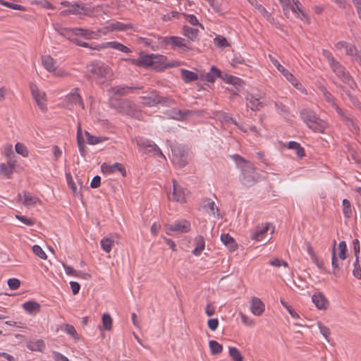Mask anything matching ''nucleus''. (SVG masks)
Wrapping results in <instances>:
<instances>
[{
  "label": "nucleus",
  "instance_id": "18",
  "mask_svg": "<svg viewBox=\"0 0 361 361\" xmlns=\"http://www.w3.org/2000/svg\"><path fill=\"white\" fill-rule=\"evenodd\" d=\"M107 29L110 31H127L128 30H133V31L137 30V29L131 23L125 24L119 21L111 23L108 25Z\"/></svg>",
  "mask_w": 361,
  "mask_h": 361
},
{
  "label": "nucleus",
  "instance_id": "38",
  "mask_svg": "<svg viewBox=\"0 0 361 361\" xmlns=\"http://www.w3.org/2000/svg\"><path fill=\"white\" fill-rule=\"evenodd\" d=\"M120 111L123 114H132L133 112V109L132 107V104L129 100H123L120 103Z\"/></svg>",
  "mask_w": 361,
  "mask_h": 361
},
{
  "label": "nucleus",
  "instance_id": "16",
  "mask_svg": "<svg viewBox=\"0 0 361 361\" xmlns=\"http://www.w3.org/2000/svg\"><path fill=\"white\" fill-rule=\"evenodd\" d=\"M136 142L138 146L146 148L149 152H154L155 154L165 159V156L155 143L142 139L137 140Z\"/></svg>",
  "mask_w": 361,
  "mask_h": 361
},
{
  "label": "nucleus",
  "instance_id": "59",
  "mask_svg": "<svg viewBox=\"0 0 361 361\" xmlns=\"http://www.w3.org/2000/svg\"><path fill=\"white\" fill-rule=\"evenodd\" d=\"M269 264L271 266H274L276 267H280L281 266H283L285 267H288V264L286 261H284L283 259H280L279 258H275L274 259L270 260Z\"/></svg>",
  "mask_w": 361,
  "mask_h": 361
},
{
  "label": "nucleus",
  "instance_id": "26",
  "mask_svg": "<svg viewBox=\"0 0 361 361\" xmlns=\"http://www.w3.org/2000/svg\"><path fill=\"white\" fill-rule=\"evenodd\" d=\"M195 247L192 251V254L195 256H199L205 247L204 238L202 235H198L195 238Z\"/></svg>",
  "mask_w": 361,
  "mask_h": 361
},
{
  "label": "nucleus",
  "instance_id": "64",
  "mask_svg": "<svg viewBox=\"0 0 361 361\" xmlns=\"http://www.w3.org/2000/svg\"><path fill=\"white\" fill-rule=\"evenodd\" d=\"M8 285L11 290H16L20 285V281L16 278L10 279L8 281Z\"/></svg>",
  "mask_w": 361,
  "mask_h": 361
},
{
  "label": "nucleus",
  "instance_id": "25",
  "mask_svg": "<svg viewBox=\"0 0 361 361\" xmlns=\"http://www.w3.org/2000/svg\"><path fill=\"white\" fill-rule=\"evenodd\" d=\"M164 42L166 44H171L175 47H178L180 48L187 47L186 44L185 43V39L176 36H171L165 37L164 39Z\"/></svg>",
  "mask_w": 361,
  "mask_h": 361
},
{
  "label": "nucleus",
  "instance_id": "48",
  "mask_svg": "<svg viewBox=\"0 0 361 361\" xmlns=\"http://www.w3.org/2000/svg\"><path fill=\"white\" fill-rule=\"evenodd\" d=\"M15 149H16V153L22 155L24 157H27L28 156V154H29L28 149L25 146V145L23 143H20V142L16 143V145L15 146Z\"/></svg>",
  "mask_w": 361,
  "mask_h": 361
},
{
  "label": "nucleus",
  "instance_id": "30",
  "mask_svg": "<svg viewBox=\"0 0 361 361\" xmlns=\"http://www.w3.org/2000/svg\"><path fill=\"white\" fill-rule=\"evenodd\" d=\"M66 180L68 183V185L71 189L73 195L75 196L79 197L80 199L82 198V195L80 192L82 185L80 186V188H78L75 183L73 180V178L70 174H66ZM80 185H82L81 182H79Z\"/></svg>",
  "mask_w": 361,
  "mask_h": 361
},
{
  "label": "nucleus",
  "instance_id": "47",
  "mask_svg": "<svg viewBox=\"0 0 361 361\" xmlns=\"http://www.w3.org/2000/svg\"><path fill=\"white\" fill-rule=\"evenodd\" d=\"M112 319L111 316L106 313L102 316V324L104 329L107 331H110L112 329Z\"/></svg>",
  "mask_w": 361,
  "mask_h": 361
},
{
  "label": "nucleus",
  "instance_id": "27",
  "mask_svg": "<svg viewBox=\"0 0 361 361\" xmlns=\"http://www.w3.org/2000/svg\"><path fill=\"white\" fill-rule=\"evenodd\" d=\"M77 144L78 147L80 151V153L82 156L85 157L86 150H85V142L82 137V128L80 123L78 126L77 129Z\"/></svg>",
  "mask_w": 361,
  "mask_h": 361
},
{
  "label": "nucleus",
  "instance_id": "53",
  "mask_svg": "<svg viewBox=\"0 0 361 361\" xmlns=\"http://www.w3.org/2000/svg\"><path fill=\"white\" fill-rule=\"evenodd\" d=\"M258 11L262 16H264L268 21H269L271 24H274V19L271 17V15L269 12H268L264 7L262 6H258Z\"/></svg>",
  "mask_w": 361,
  "mask_h": 361
},
{
  "label": "nucleus",
  "instance_id": "34",
  "mask_svg": "<svg viewBox=\"0 0 361 361\" xmlns=\"http://www.w3.org/2000/svg\"><path fill=\"white\" fill-rule=\"evenodd\" d=\"M203 209L211 216L219 217V208L216 206L214 202L209 201L203 206Z\"/></svg>",
  "mask_w": 361,
  "mask_h": 361
},
{
  "label": "nucleus",
  "instance_id": "21",
  "mask_svg": "<svg viewBox=\"0 0 361 361\" xmlns=\"http://www.w3.org/2000/svg\"><path fill=\"white\" fill-rule=\"evenodd\" d=\"M67 99L72 104H78L82 109H85V105L81 98V96L78 93V88H74L71 92L66 96Z\"/></svg>",
  "mask_w": 361,
  "mask_h": 361
},
{
  "label": "nucleus",
  "instance_id": "4",
  "mask_svg": "<svg viewBox=\"0 0 361 361\" xmlns=\"http://www.w3.org/2000/svg\"><path fill=\"white\" fill-rule=\"evenodd\" d=\"M89 71L96 76L97 80L104 82L106 80H111L112 77V71L109 66L101 63H95L88 66Z\"/></svg>",
  "mask_w": 361,
  "mask_h": 361
},
{
  "label": "nucleus",
  "instance_id": "17",
  "mask_svg": "<svg viewBox=\"0 0 361 361\" xmlns=\"http://www.w3.org/2000/svg\"><path fill=\"white\" fill-rule=\"evenodd\" d=\"M250 309L253 314L260 316L265 310V305L261 299L253 297L251 300Z\"/></svg>",
  "mask_w": 361,
  "mask_h": 361
},
{
  "label": "nucleus",
  "instance_id": "43",
  "mask_svg": "<svg viewBox=\"0 0 361 361\" xmlns=\"http://www.w3.org/2000/svg\"><path fill=\"white\" fill-rule=\"evenodd\" d=\"M229 356L233 361H243V357L240 352L235 347H230L228 350Z\"/></svg>",
  "mask_w": 361,
  "mask_h": 361
},
{
  "label": "nucleus",
  "instance_id": "22",
  "mask_svg": "<svg viewBox=\"0 0 361 361\" xmlns=\"http://www.w3.org/2000/svg\"><path fill=\"white\" fill-rule=\"evenodd\" d=\"M42 63L44 68L50 73H53L56 70V62L49 55L42 56Z\"/></svg>",
  "mask_w": 361,
  "mask_h": 361
},
{
  "label": "nucleus",
  "instance_id": "12",
  "mask_svg": "<svg viewBox=\"0 0 361 361\" xmlns=\"http://www.w3.org/2000/svg\"><path fill=\"white\" fill-rule=\"evenodd\" d=\"M101 170L104 173H114L118 171L123 177H126L127 174L125 167L120 163H114V164L104 163L101 166Z\"/></svg>",
  "mask_w": 361,
  "mask_h": 361
},
{
  "label": "nucleus",
  "instance_id": "50",
  "mask_svg": "<svg viewBox=\"0 0 361 361\" xmlns=\"http://www.w3.org/2000/svg\"><path fill=\"white\" fill-rule=\"evenodd\" d=\"M59 32L60 35H61L63 37H66L70 41H71V39H73L74 38L73 37L75 36V35H74V28L73 29H71V28H61L60 30H59Z\"/></svg>",
  "mask_w": 361,
  "mask_h": 361
},
{
  "label": "nucleus",
  "instance_id": "63",
  "mask_svg": "<svg viewBox=\"0 0 361 361\" xmlns=\"http://www.w3.org/2000/svg\"><path fill=\"white\" fill-rule=\"evenodd\" d=\"M350 56L353 58V61L358 63L361 66V50H358L356 47H355V51H352V54H350Z\"/></svg>",
  "mask_w": 361,
  "mask_h": 361
},
{
  "label": "nucleus",
  "instance_id": "52",
  "mask_svg": "<svg viewBox=\"0 0 361 361\" xmlns=\"http://www.w3.org/2000/svg\"><path fill=\"white\" fill-rule=\"evenodd\" d=\"M44 348V343L43 341L38 340L35 342L31 343L28 345V348L31 350H39L42 351Z\"/></svg>",
  "mask_w": 361,
  "mask_h": 361
},
{
  "label": "nucleus",
  "instance_id": "32",
  "mask_svg": "<svg viewBox=\"0 0 361 361\" xmlns=\"http://www.w3.org/2000/svg\"><path fill=\"white\" fill-rule=\"evenodd\" d=\"M175 114L176 116V118L179 119V120H183L190 116H193V115L200 116L201 112L199 111H192V110H184V111L178 110L177 111H175Z\"/></svg>",
  "mask_w": 361,
  "mask_h": 361
},
{
  "label": "nucleus",
  "instance_id": "8",
  "mask_svg": "<svg viewBox=\"0 0 361 361\" xmlns=\"http://www.w3.org/2000/svg\"><path fill=\"white\" fill-rule=\"evenodd\" d=\"M30 88L32 93V95L33 97V99H35L37 105L40 109V110L43 112L47 111V95L44 91L40 90L37 85L35 83L31 82L30 84Z\"/></svg>",
  "mask_w": 361,
  "mask_h": 361
},
{
  "label": "nucleus",
  "instance_id": "19",
  "mask_svg": "<svg viewBox=\"0 0 361 361\" xmlns=\"http://www.w3.org/2000/svg\"><path fill=\"white\" fill-rule=\"evenodd\" d=\"M269 224H261L256 226L251 238L257 241H261L264 238V235L269 231Z\"/></svg>",
  "mask_w": 361,
  "mask_h": 361
},
{
  "label": "nucleus",
  "instance_id": "54",
  "mask_svg": "<svg viewBox=\"0 0 361 361\" xmlns=\"http://www.w3.org/2000/svg\"><path fill=\"white\" fill-rule=\"evenodd\" d=\"M275 106L278 111V112L283 116H286L288 114V107L282 104L280 102H275Z\"/></svg>",
  "mask_w": 361,
  "mask_h": 361
},
{
  "label": "nucleus",
  "instance_id": "35",
  "mask_svg": "<svg viewBox=\"0 0 361 361\" xmlns=\"http://www.w3.org/2000/svg\"><path fill=\"white\" fill-rule=\"evenodd\" d=\"M355 46L354 44H348L344 41L338 42L335 44V47L338 50H341L344 49L345 50V54L348 56H350V54H352V51H355Z\"/></svg>",
  "mask_w": 361,
  "mask_h": 361
},
{
  "label": "nucleus",
  "instance_id": "3",
  "mask_svg": "<svg viewBox=\"0 0 361 361\" xmlns=\"http://www.w3.org/2000/svg\"><path fill=\"white\" fill-rule=\"evenodd\" d=\"M283 6L285 16L288 18H292L293 16L303 21L308 20L307 15L300 9L297 3H290L289 0H279Z\"/></svg>",
  "mask_w": 361,
  "mask_h": 361
},
{
  "label": "nucleus",
  "instance_id": "61",
  "mask_svg": "<svg viewBox=\"0 0 361 361\" xmlns=\"http://www.w3.org/2000/svg\"><path fill=\"white\" fill-rule=\"evenodd\" d=\"M322 55L328 60L330 66L338 61L331 54V53L326 49L322 50Z\"/></svg>",
  "mask_w": 361,
  "mask_h": 361
},
{
  "label": "nucleus",
  "instance_id": "10",
  "mask_svg": "<svg viewBox=\"0 0 361 361\" xmlns=\"http://www.w3.org/2000/svg\"><path fill=\"white\" fill-rule=\"evenodd\" d=\"M63 6L68 7V9L63 10L61 12V16H66L68 15H79L85 11V7L83 4L74 3L72 4L68 1L61 2Z\"/></svg>",
  "mask_w": 361,
  "mask_h": 361
},
{
  "label": "nucleus",
  "instance_id": "28",
  "mask_svg": "<svg viewBox=\"0 0 361 361\" xmlns=\"http://www.w3.org/2000/svg\"><path fill=\"white\" fill-rule=\"evenodd\" d=\"M103 47L112 48L123 53H128L130 51L128 47L116 41L106 42L105 44H104Z\"/></svg>",
  "mask_w": 361,
  "mask_h": 361
},
{
  "label": "nucleus",
  "instance_id": "57",
  "mask_svg": "<svg viewBox=\"0 0 361 361\" xmlns=\"http://www.w3.org/2000/svg\"><path fill=\"white\" fill-rule=\"evenodd\" d=\"M0 4L5 6L8 8L14 9V10L25 11L24 6L19 5V4H16L10 3L8 1H5L4 0H0Z\"/></svg>",
  "mask_w": 361,
  "mask_h": 361
},
{
  "label": "nucleus",
  "instance_id": "11",
  "mask_svg": "<svg viewBox=\"0 0 361 361\" xmlns=\"http://www.w3.org/2000/svg\"><path fill=\"white\" fill-rule=\"evenodd\" d=\"M173 159L174 164L179 167H184L187 164V154L185 149L180 147L172 148Z\"/></svg>",
  "mask_w": 361,
  "mask_h": 361
},
{
  "label": "nucleus",
  "instance_id": "44",
  "mask_svg": "<svg viewBox=\"0 0 361 361\" xmlns=\"http://www.w3.org/2000/svg\"><path fill=\"white\" fill-rule=\"evenodd\" d=\"M94 32L89 30H85L82 28H74L75 36H82L86 39L93 38Z\"/></svg>",
  "mask_w": 361,
  "mask_h": 361
},
{
  "label": "nucleus",
  "instance_id": "49",
  "mask_svg": "<svg viewBox=\"0 0 361 361\" xmlns=\"http://www.w3.org/2000/svg\"><path fill=\"white\" fill-rule=\"evenodd\" d=\"M13 169L7 164L2 163L0 164V174H3L7 177H10L13 173Z\"/></svg>",
  "mask_w": 361,
  "mask_h": 361
},
{
  "label": "nucleus",
  "instance_id": "1",
  "mask_svg": "<svg viewBox=\"0 0 361 361\" xmlns=\"http://www.w3.org/2000/svg\"><path fill=\"white\" fill-rule=\"evenodd\" d=\"M233 157L241 169V183L247 187L255 185L258 181L259 176L255 172V167L253 164L245 160L244 158L238 154L233 155Z\"/></svg>",
  "mask_w": 361,
  "mask_h": 361
},
{
  "label": "nucleus",
  "instance_id": "60",
  "mask_svg": "<svg viewBox=\"0 0 361 361\" xmlns=\"http://www.w3.org/2000/svg\"><path fill=\"white\" fill-rule=\"evenodd\" d=\"M63 267L65 269V271L66 273V274L68 275H71V276H75V277H79L80 275V272L75 271L73 267H71V266H68L66 264H63Z\"/></svg>",
  "mask_w": 361,
  "mask_h": 361
},
{
  "label": "nucleus",
  "instance_id": "14",
  "mask_svg": "<svg viewBox=\"0 0 361 361\" xmlns=\"http://www.w3.org/2000/svg\"><path fill=\"white\" fill-rule=\"evenodd\" d=\"M18 200L22 201L23 205L27 207H33L37 202H41L39 199L35 195H32L30 192L24 191L23 195L19 193L18 195Z\"/></svg>",
  "mask_w": 361,
  "mask_h": 361
},
{
  "label": "nucleus",
  "instance_id": "31",
  "mask_svg": "<svg viewBox=\"0 0 361 361\" xmlns=\"http://www.w3.org/2000/svg\"><path fill=\"white\" fill-rule=\"evenodd\" d=\"M24 310L30 314L39 312L40 305L35 301H27L23 304Z\"/></svg>",
  "mask_w": 361,
  "mask_h": 361
},
{
  "label": "nucleus",
  "instance_id": "37",
  "mask_svg": "<svg viewBox=\"0 0 361 361\" xmlns=\"http://www.w3.org/2000/svg\"><path fill=\"white\" fill-rule=\"evenodd\" d=\"M100 244L102 250L104 252L109 253L111 252L112 247L114 245V240L111 238H104L102 239Z\"/></svg>",
  "mask_w": 361,
  "mask_h": 361
},
{
  "label": "nucleus",
  "instance_id": "13",
  "mask_svg": "<svg viewBox=\"0 0 361 361\" xmlns=\"http://www.w3.org/2000/svg\"><path fill=\"white\" fill-rule=\"evenodd\" d=\"M173 191L171 196L169 197V199L178 202H184L185 200V190L179 185L175 179L173 180Z\"/></svg>",
  "mask_w": 361,
  "mask_h": 361
},
{
  "label": "nucleus",
  "instance_id": "7",
  "mask_svg": "<svg viewBox=\"0 0 361 361\" xmlns=\"http://www.w3.org/2000/svg\"><path fill=\"white\" fill-rule=\"evenodd\" d=\"M191 229V224L186 219L176 221L173 224H166L164 231L167 235H172V232L178 233H188Z\"/></svg>",
  "mask_w": 361,
  "mask_h": 361
},
{
  "label": "nucleus",
  "instance_id": "15",
  "mask_svg": "<svg viewBox=\"0 0 361 361\" xmlns=\"http://www.w3.org/2000/svg\"><path fill=\"white\" fill-rule=\"evenodd\" d=\"M142 87L139 86H116L109 89V92L114 94L121 96H126L128 94L133 93L134 90H141Z\"/></svg>",
  "mask_w": 361,
  "mask_h": 361
},
{
  "label": "nucleus",
  "instance_id": "6",
  "mask_svg": "<svg viewBox=\"0 0 361 361\" xmlns=\"http://www.w3.org/2000/svg\"><path fill=\"white\" fill-rule=\"evenodd\" d=\"M165 60L166 57L163 55H143L140 56L137 64L147 66H152L156 69H161L167 67V66L163 65Z\"/></svg>",
  "mask_w": 361,
  "mask_h": 361
},
{
  "label": "nucleus",
  "instance_id": "45",
  "mask_svg": "<svg viewBox=\"0 0 361 361\" xmlns=\"http://www.w3.org/2000/svg\"><path fill=\"white\" fill-rule=\"evenodd\" d=\"M247 99H249L247 106L253 111L259 110L260 108L263 106L262 104L259 102L258 98H255L251 96L250 99L247 98Z\"/></svg>",
  "mask_w": 361,
  "mask_h": 361
},
{
  "label": "nucleus",
  "instance_id": "33",
  "mask_svg": "<svg viewBox=\"0 0 361 361\" xmlns=\"http://www.w3.org/2000/svg\"><path fill=\"white\" fill-rule=\"evenodd\" d=\"M198 32L199 31L197 29L189 27L188 25H185L183 27V35L192 41L197 39Z\"/></svg>",
  "mask_w": 361,
  "mask_h": 361
},
{
  "label": "nucleus",
  "instance_id": "56",
  "mask_svg": "<svg viewBox=\"0 0 361 361\" xmlns=\"http://www.w3.org/2000/svg\"><path fill=\"white\" fill-rule=\"evenodd\" d=\"M338 257L341 259H345L346 258V251H347V246L345 241H341L338 244Z\"/></svg>",
  "mask_w": 361,
  "mask_h": 361
},
{
  "label": "nucleus",
  "instance_id": "5",
  "mask_svg": "<svg viewBox=\"0 0 361 361\" xmlns=\"http://www.w3.org/2000/svg\"><path fill=\"white\" fill-rule=\"evenodd\" d=\"M331 69L336 73L337 77L341 81L346 84L349 87L354 89L356 87V83L350 76L349 72L338 61H336L331 66Z\"/></svg>",
  "mask_w": 361,
  "mask_h": 361
},
{
  "label": "nucleus",
  "instance_id": "23",
  "mask_svg": "<svg viewBox=\"0 0 361 361\" xmlns=\"http://www.w3.org/2000/svg\"><path fill=\"white\" fill-rule=\"evenodd\" d=\"M221 240L231 252L235 251L238 248V245L234 238L228 233H223L221 235Z\"/></svg>",
  "mask_w": 361,
  "mask_h": 361
},
{
  "label": "nucleus",
  "instance_id": "51",
  "mask_svg": "<svg viewBox=\"0 0 361 361\" xmlns=\"http://www.w3.org/2000/svg\"><path fill=\"white\" fill-rule=\"evenodd\" d=\"M214 42L215 45L220 48H225L229 46V43L227 42V39L221 36H218L214 39Z\"/></svg>",
  "mask_w": 361,
  "mask_h": 361
},
{
  "label": "nucleus",
  "instance_id": "39",
  "mask_svg": "<svg viewBox=\"0 0 361 361\" xmlns=\"http://www.w3.org/2000/svg\"><path fill=\"white\" fill-rule=\"evenodd\" d=\"M61 329L72 336L75 340H79V336L73 325L64 324L61 326Z\"/></svg>",
  "mask_w": 361,
  "mask_h": 361
},
{
  "label": "nucleus",
  "instance_id": "41",
  "mask_svg": "<svg viewBox=\"0 0 361 361\" xmlns=\"http://www.w3.org/2000/svg\"><path fill=\"white\" fill-rule=\"evenodd\" d=\"M209 346L212 355L220 354L223 350L222 345L214 340H212L209 342Z\"/></svg>",
  "mask_w": 361,
  "mask_h": 361
},
{
  "label": "nucleus",
  "instance_id": "36",
  "mask_svg": "<svg viewBox=\"0 0 361 361\" xmlns=\"http://www.w3.org/2000/svg\"><path fill=\"white\" fill-rule=\"evenodd\" d=\"M323 96L327 102L335 107V109L340 115H343L342 110L336 104L333 95L326 89L323 91Z\"/></svg>",
  "mask_w": 361,
  "mask_h": 361
},
{
  "label": "nucleus",
  "instance_id": "55",
  "mask_svg": "<svg viewBox=\"0 0 361 361\" xmlns=\"http://www.w3.org/2000/svg\"><path fill=\"white\" fill-rule=\"evenodd\" d=\"M32 252L42 259H47V256L42 247L37 245H35L32 248Z\"/></svg>",
  "mask_w": 361,
  "mask_h": 361
},
{
  "label": "nucleus",
  "instance_id": "46",
  "mask_svg": "<svg viewBox=\"0 0 361 361\" xmlns=\"http://www.w3.org/2000/svg\"><path fill=\"white\" fill-rule=\"evenodd\" d=\"M343 203V215L345 218L349 219L352 216V209L350 202L347 200L344 199L342 202Z\"/></svg>",
  "mask_w": 361,
  "mask_h": 361
},
{
  "label": "nucleus",
  "instance_id": "42",
  "mask_svg": "<svg viewBox=\"0 0 361 361\" xmlns=\"http://www.w3.org/2000/svg\"><path fill=\"white\" fill-rule=\"evenodd\" d=\"M85 135L87 137V143L90 145H97L102 142L104 140H106L107 137H97L90 134L89 132L85 131Z\"/></svg>",
  "mask_w": 361,
  "mask_h": 361
},
{
  "label": "nucleus",
  "instance_id": "62",
  "mask_svg": "<svg viewBox=\"0 0 361 361\" xmlns=\"http://www.w3.org/2000/svg\"><path fill=\"white\" fill-rule=\"evenodd\" d=\"M281 303L288 310V312L292 316V317L295 319L299 317L298 314L290 305H288L286 302H285L283 300H281Z\"/></svg>",
  "mask_w": 361,
  "mask_h": 361
},
{
  "label": "nucleus",
  "instance_id": "20",
  "mask_svg": "<svg viewBox=\"0 0 361 361\" xmlns=\"http://www.w3.org/2000/svg\"><path fill=\"white\" fill-rule=\"evenodd\" d=\"M312 302L319 310H326L328 307L329 302L325 296L319 293L312 295Z\"/></svg>",
  "mask_w": 361,
  "mask_h": 361
},
{
  "label": "nucleus",
  "instance_id": "29",
  "mask_svg": "<svg viewBox=\"0 0 361 361\" xmlns=\"http://www.w3.org/2000/svg\"><path fill=\"white\" fill-rule=\"evenodd\" d=\"M180 73L182 79L186 83L195 81L198 79V75L196 73L186 69H181Z\"/></svg>",
  "mask_w": 361,
  "mask_h": 361
},
{
  "label": "nucleus",
  "instance_id": "40",
  "mask_svg": "<svg viewBox=\"0 0 361 361\" xmlns=\"http://www.w3.org/2000/svg\"><path fill=\"white\" fill-rule=\"evenodd\" d=\"M217 77H220V71L214 66H212L210 71L204 76V80L209 82H213Z\"/></svg>",
  "mask_w": 361,
  "mask_h": 361
},
{
  "label": "nucleus",
  "instance_id": "24",
  "mask_svg": "<svg viewBox=\"0 0 361 361\" xmlns=\"http://www.w3.org/2000/svg\"><path fill=\"white\" fill-rule=\"evenodd\" d=\"M144 99H146L145 104L147 106H152L159 103H165V98L161 97L157 92H152L151 95L149 97H144Z\"/></svg>",
  "mask_w": 361,
  "mask_h": 361
},
{
  "label": "nucleus",
  "instance_id": "9",
  "mask_svg": "<svg viewBox=\"0 0 361 361\" xmlns=\"http://www.w3.org/2000/svg\"><path fill=\"white\" fill-rule=\"evenodd\" d=\"M269 59L275 67L280 71L283 76L298 90L301 92L304 91V88L302 84L294 77V75L290 73L287 69L282 66L277 59L269 55Z\"/></svg>",
  "mask_w": 361,
  "mask_h": 361
},
{
  "label": "nucleus",
  "instance_id": "2",
  "mask_svg": "<svg viewBox=\"0 0 361 361\" xmlns=\"http://www.w3.org/2000/svg\"><path fill=\"white\" fill-rule=\"evenodd\" d=\"M300 116L306 125L316 133H324L327 127V123L320 119L316 114L309 109H302L300 111Z\"/></svg>",
  "mask_w": 361,
  "mask_h": 361
},
{
  "label": "nucleus",
  "instance_id": "58",
  "mask_svg": "<svg viewBox=\"0 0 361 361\" xmlns=\"http://www.w3.org/2000/svg\"><path fill=\"white\" fill-rule=\"evenodd\" d=\"M331 264L334 268V274H337V270L339 269V264H338V259L336 256V249L335 247L332 250V257H331Z\"/></svg>",
  "mask_w": 361,
  "mask_h": 361
}]
</instances>
